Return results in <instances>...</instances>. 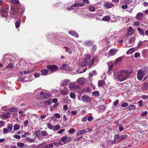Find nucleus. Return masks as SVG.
I'll return each instance as SVG.
<instances>
[{"mask_svg": "<svg viewBox=\"0 0 148 148\" xmlns=\"http://www.w3.org/2000/svg\"><path fill=\"white\" fill-rule=\"evenodd\" d=\"M92 130L89 129H84L79 131L77 134L76 135L77 136L79 135L83 134L87 132H90L92 131Z\"/></svg>", "mask_w": 148, "mask_h": 148, "instance_id": "obj_6", "label": "nucleus"}, {"mask_svg": "<svg viewBox=\"0 0 148 148\" xmlns=\"http://www.w3.org/2000/svg\"><path fill=\"white\" fill-rule=\"evenodd\" d=\"M87 64V62L86 61H84L82 62V63H81L80 64V65L82 67H84Z\"/></svg>", "mask_w": 148, "mask_h": 148, "instance_id": "obj_46", "label": "nucleus"}, {"mask_svg": "<svg viewBox=\"0 0 148 148\" xmlns=\"http://www.w3.org/2000/svg\"><path fill=\"white\" fill-rule=\"evenodd\" d=\"M7 127L9 129V132H10L12 129L13 125L11 124H9L8 125Z\"/></svg>", "mask_w": 148, "mask_h": 148, "instance_id": "obj_38", "label": "nucleus"}, {"mask_svg": "<svg viewBox=\"0 0 148 148\" xmlns=\"http://www.w3.org/2000/svg\"><path fill=\"white\" fill-rule=\"evenodd\" d=\"M122 57H119L118 58H117L116 59L115 61V63L116 64H118L120 62L121 60H122Z\"/></svg>", "mask_w": 148, "mask_h": 148, "instance_id": "obj_35", "label": "nucleus"}, {"mask_svg": "<svg viewBox=\"0 0 148 148\" xmlns=\"http://www.w3.org/2000/svg\"><path fill=\"white\" fill-rule=\"evenodd\" d=\"M119 130L121 132L123 130L124 128L122 125H119Z\"/></svg>", "mask_w": 148, "mask_h": 148, "instance_id": "obj_61", "label": "nucleus"}, {"mask_svg": "<svg viewBox=\"0 0 148 148\" xmlns=\"http://www.w3.org/2000/svg\"><path fill=\"white\" fill-rule=\"evenodd\" d=\"M110 17L109 16H106L102 18V20L104 21H109Z\"/></svg>", "mask_w": 148, "mask_h": 148, "instance_id": "obj_25", "label": "nucleus"}, {"mask_svg": "<svg viewBox=\"0 0 148 148\" xmlns=\"http://www.w3.org/2000/svg\"><path fill=\"white\" fill-rule=\"evenodd\" d=\"M55 117L58 119H59L60 118V114L58 113H56L55 114Z\"/></svg>", "mask_w": 148, "mask_h": 148, "instance_id": "obj_58", "label": "nucleus"}, {"mask_svg": "<svg viewBox=\"0 0 148 148\" xmlns=\"http://www.w3.org/2000/svg\"><path fill=\"white\" fill-rule=\"evenodd\" d=\"M85 79L84 77L79 78L77 80V83L80 85H83L84 84Z\"/></svg>", "mask_w": 148, "mask_h": 148, "instance_id": "obj_8", "label": "nucleus"}, {"mask_svg": "<svg viewBox=\"0 0 148 148\" xmlns=\"http://www.w3.org/2000/svg\"><path fill=\"white\" fill-rule=\"evenodd\" d=\"M9 10V7H7L6 8H4L3 10H2V12L1 14L2 16L4 15V16H6L8 14V12Z\"/></svg>", "mask_w": 148, "mask_h": 148, "instance_id": "obj_12", "label": "nucleus"}, {"mask_svg": "<svg viewBox=\"0 0 148 148\" xmlns=\"http://www.w3.org/2000/svg\"><path fill=\"white\" fill-rule=\"evenodd\" d=\"M128 104L127 103H123L121 104V106L122 107H125L128 106Z\"/></svg>", "mask_w": 148, "mask_h": 148, "instance_id": "obj_56", "label": "nucleus"}, {"mask_svg": "<svg viewBox=\"0 0 148 148\" xmlns=\"http://www.w3.org/2000/svg\"><path fill=\"white\" fill-rule=\"evenodd\" d=\"M105 82L104 80H101L98 81V86L99 87L103 86L105 85Z\"/></svg>", "mask_w": 148, "mask_h": 148, "instance_id": "obj_17", "label": "nucleus"}, {"mask_svg": "<svg viewBox=\"0 0 148 148\" xmlns=\"http://www.w3.org/2000/svg\"><path fill=\"white\" fill-rule=\"evenodd\" d=\"M81 99L82 101L85 102H88L91 100V98L89 96L87 95H84L82 97Z\"/></svg>", "mask_w": 148, "mask_h": 148, "instance_id": "obj_7", "label": "nucleus"}, {"mask_svg": "<svg viewBox=\"0 0 148 148\" xmlns=\"http://www.w3.org/2000/svg\"><path fill=\"white\" fill-rule=\"evenodd\" d=\"M135 108L136 106L134 105H131L127 107L126 108V109L127 110H130L134 109Z\"/></svg>", "mask_w": 148, "mask_h": 148, "instance_id": "obj_22", "label": "nucleus"}, {"mask_svg": "<svg viewBox=\"0 0 148 148\" xmlns=\"http://www.w3.org/2000/svg\"><path fill=\"white\" fill-rule=\"evenodd\" d=\"M84 5V3H76L73 4L71 7H76L78 6H83Z\"/></svg>", "mask_w": 148, "mask_h": 148, "instance_id": "obj_27", "label": "nucleus"}, {"mask_svg": "<svg viewBox=\"0 0 148 148\" xmlns=\"http://www.w3.org/2000/svg\"><path fill=\"white\" fill-rule=\"evenodd\" d=\"M147 114V112L145 111L143 112L141 114V115L143 116H146Z\"/></svg>", "mask_w": 148, "mask_h": 148, "instance_id": "obj_64", "label": "nucleus"}, {"mask_svg": "<svg viewBox=\"0 0 148 148\" xmlns=\"http://www.w3.org/2000/svg\"><path fill=\"white\" fill-rule=\"evenodd\" d=\"M61 127L59 125H57L56 126H53L52 130L54 131H58L60 129Z\"/></svg>", "mask_w": 148, "mask_h": 148, "instance_id": "obj_21", "label": "nucleus"}, {"mask_svg": "<svg viewBox=\"0 0 148 148\" xmlns=\"http://www.w3.org/2000/svg\"><path fill=\"white\" fill-rule=\"evenodd\" d=\"M33 72L32 71H24L23 73L24 74H28L32 73Z\"/></svg>", "mask_w": 148, "mask_h": 148, "instance_id": "obj_55", "label": "nucleus"}, {"mask_svg": "<svg viewBox=\"0 0 148 148\" xmlns=\"http://www.w3.org/2000/svg\"><path fill=\"white\" fill-rule=\"evenodd\" d=\"M140 88L143 90L148 89V84L147 83H145Z\"/></svg>", "mask_w": 148, "mask_h": 148, "instance_id": "obj_16", "label": "nucleus"}, {"mask_svg": "<svg viewBox=\"0 0 148 148\" xmlns=\"http://www.w3.org/2000/svg\"><path fill=\"white\" fill-rule=\"evenodd\" d=\"M145 71L142 70H138L137 72V77L140 81L142 80L145 75Z\"/></svg>", "mask_w": 148, "mask_h": 148, "instance_id": "obj_2", "label": "nucleus"}, {"mask_svg": "<svg viewBox=\"0 0 148 148\" xmlns=\"http://www.w3.org/2000/svg\"><path fill=\"white\" fill-rule=\"evenodd\" d=\"M20 128V125L18 124H15L14 127V130L17 131Z\"/></svg>", "mask_w": 148, "mask_h": 148, "instance_id": "obj_32", "label": "nucleus"}, {"mask_svg": "<svg viewBox=\"0 0 148 148\" xmlns=\"http://www.w3.org/2000/svg\"><path fill=\"white\" fill-rule=\"evenodd\" d=\"M17 145L19 147H23L24 146V144L20 142L17 143Z\"/></svg>", "mask_w": 148, "mask_h": 148, "instance_id": "obj_42", "label": "nucleus"}, {"mask_svg": "<svg viewBox=\"0 0 148 148\" xmlns=\"http://www.w3.org/2000/svg\"><path fill=\"white\" fill-rule=\"evenodd\" d=\"M29 123V122L27 120H26L24 123V126L25 127H26L27 126L28 124Z\"/></svg>", "mask_w": 148, "mask_h": 148, "instance_id": "obj_63", "label": "nucleus"}, {"mask_svg": "<svg viewBox=\"0 0 148 148\" xmlns=\"http://www.w3.org/2000/svg\"><path fill=\"white\" fill-rule=\"evenodd\" d=\"M117 51V50L114 49H112L109 51V55L110 56H112L115 55Z\"/></svg>", "mask_w": 148, "mask_h": 148, "instance_id": "obj_11", "label": "nucleus"}, {"mask_svg": "<svg viewBox=\"0 0 148 148\" xmlns=\"http://www.w3.org/2000/svg\"><path fill=\"white\" fill-rule=\"evenodd\" d=\"M27 140H28L29 141L31 142H34L35 141V140L34 139H32L30 138H29L28 137H27L26 138Z\"/></svg>", "mask_w": 148, "mask_h": 148, "instance_id": "obj_49", "label": "nucleus"}, {"mask_svg": "<svg viewBox=\"0 0 148 148\" xmlns=\"http://www.w3.org/2000/svg\"><path fill=\"white\" fill-rule=\"evenodd\" d=\"M62 94L63 95H66L68 93V91L66 90H62L61 91Z\"/></svg>", "mask_w": 148, "mask_h": 148, "instance_id": "obj_52", "label": "nucleus"}, {"mask_svg": "<svg viewBox=\"0 0 148 148\" xmlns=\"http://www.w3.org/2000/svg\"><path fill=\"white\" fill-rule=\"evenodd\" d=\"M42 136H47L48 135V133L46 131H41Z\"/></svg>", "mask_w": 148, "mask_h": 148, "instance_id": "obj_43", "label": "nucleus"}, {"mask_svg": "<svg viewBox=\"0 0 148 148\" xmlns=\"http://www.w3.org/2000/svg\"><path fill=\"white\" fill-rule=\"evenodd\" d=\"M8 111L11 112H16L17 110L16 108L12 107L9 109Z\"/></svg>", "mask_w": 148, "mask_h": 148, "instance_id": "obj_36", "label": "nucleus"}, {"mask_svg": "<svg viewBox=\"0 0 148 148\" xmlns=\"http://www.w3.org/2000/svg\"><path fill=\"white\" fill-rule=\"evenodd\" d=\"M21 21V19H20L18 21H16L15 22V26L16 28H18L19 27Z\"/></svg>", "mask_w": 148, "mask_h": 148, "instance_id": "obj_26", "label": "nucleus"}, {"mask_svg": "<svg viewBox=\"0 0 148 148\" xmlns=\"http://www.w3.org/2000/svg\"><path fill=\"white\" fill-rule=\"evenodd\" d=\"M99 95V92L97 91H96L92 92V95L94 96H97Z\"/></svg>", "mask_w": 148, "mask_h": 148, "instance_id": "obj_34", "label": "nucleus"}, {"mask_svg": "<svg viewBox=\"0 0 148 148\" xmlns=\"http://www.w3.org/2000/svg\"><path fill=\"white\" fill-rule=\"evenodd\" d=\"M89 10L91 12H93L95 10V8L94 7L90 6L89 7Z\"/></svg>", "mask_w": 148, "mask_h": 148, "instance_id": "obj_45", "label": "nucleus"}, {"mask_svg": "<svg viewBox=\"0 0 148 148\" xmlns=\"http://www.w3.org/2000/svg\"><path fill=\"white\" fill-rule=\"evenodd\" d=\"M92 42L90 41L86 42H84L85 45L87 46H90L92 45Z\"/></svg>", "mask_w": 148, "mask_h": 148, "instance_id": "obj_33", "label": "nucleus"}, {"mask_svg": "<svg viewBox=\"0 0 148 148\" xmlns=\"http://www.w3.org/2000/svg\"><path fill=\"white\" fill-rule=\"evenodd\" d=\"M53 147V143H51L48 145H45L42 148H52Z\"/></svg>", "mask_w": 148, "mask_h": 148, "instance_id": "obj_31", "label": "nucleus"}, {"mask_svg": "<svg viewBox=\"0 0 148 148\" xmlns=\"http://www.w3.org/2000/svg\"><path fill=\"white\" fill-rule=\"evenodd\" d=\"M48 71L46 69H43L41 71V73L42 75H46L48 73Z\"/></svg>", "mask_w": 148, "mask_h": 148, "instance_id": "obj_29", "label": "nucleus"}, {"mask_svg": "<svg viewBox=\"0 0 148 148\" xmlns=\"http://www.w3.org/2000/svg\"><path fill=\"white\" fill-rule=\"evenodd\" d=\"M135 41V38L133 37H132L129 38L128 44L130 45L129 46V47H131L134 44Z\"/></svg>", "mask_w": 148, "mask_h": 148, "instance_id": "obj_14", "label": "nucleus"}, {"mask_svg": "<svg viewBox=\"0 0 148 148\" xmlns=\"http://www.w3.org/2000/svg\"><path fill=\"white\" fill-rule=\"evenodd\" d=\"M133 24L134 26H138L140 25V23L138 21L134 22Z\"/></svg>", "mask_w": 148, "mask_h": 148, "instance_id": "obj_50", "label": "nucleus"}, {"mask_svg": "<svg viewBox=\"0 0 148 148\" xmlns=\"http://www.w3.org/2000/svg\"><path fill=\"white\" fill-rule=\"evenodd\" d=\"M11 1L12 3L14 4H17L19 3L18 0H12Z\"/></svg>", "mask_w": 148, "mask_h": 148, "instance_id": "obj_47", "label": "nucleus"}, {"mask_svg": "<svg viewBox=\"0 0 148 148\" xmlns=\"http://www.w3.org/2000/svg\"><path fill=\"white\" fill-rule=\"evenodd\" d=\"M130 75V73L128 71L121 70L114 74V77L115 79L122 82L127 79Z\"/></svg>", "mask_w": 148, "mask_h": 148, "instance_id": "obj_1", "label": "nucleus"}, {"mask_svg": "<svg viewBox=\"0 0 148 148\" xmlns=\"http://www.w3.org/2000/svg\"><path fill=\"white\" fill-rule=\"evenodd\" d=\"M69 87L70 90H76L80 88L79 86L73 82L70 83L69 85Z\"/></svg>", "mask_w": 148, "mask_h": 148, "instance_id": "obj_3", "label": "nucleus"}, {"mask_svg": "<svg viewBox=\"0 0 148 148\" xmlns=\"http://www.w3.org/2000/svg\"><path fill=\"white\" fill-rule=\"evenodd\" d=\"M70 97L73 99H75V95L73 92H71L70 94Z\"/></svg>", "mask_w": 148, "mask_h": 148, "instance_id": "obj_44", "label": "nucleus"}, {"mask_svg": "<svg viewBox=\"0 0 148 148\" xmlns=\"http://www.w3.org/2000/svg\"><path fill=\"white\" fill-rule=\"evenodd\" d=\"M143 14L142 12L138 13L136 16V18L138 20H140L143 18Z\"/></svg>", "mask_w": 148, "mask_h": 148, "instance_id": "obj_18", "label": "nucleus"}, {"mask_svg": "<svg viewBox=\"0 0 148 148\" xmlns=\"http://www.w3.org/2000/svg\"><path fill=\"white\" fill-rule=\"evenodd\" d=\"M140 55V54L139 53L136 52L134 54V56L135 58H137L139 57Z\"/></svg>", "mask_w": 148, "mask_h": 148, "instance_id": "obj_59", "label": "nucleus"}, {"mask_svg": "<svg viewBox=\"0 0 148 148\" xmlns=\"http://www.w3.org/2000/svg\"><path fill=\"white\" fill-rule=\"evenodd\" d=\"M1 117L2 119H7L8 117V116L3 114L1 116Z\"/></svg>", "mask_w": 148, "mask_h": 148, "instance_id": "obj_41", "label": "nucleus"}, {"mask_svg": "<svg viewBox=\"0 0 148 148\" xmlns=\"http://www.w3.org/2000/svg\"><path fill=\"white\" fill-rule=\"evenodd\" d=\"M69 82V81L68 79H65L62 80L60 82V85L61 86H66Z\"/></svg>", "mask_w": 148, "mask_h": 148, "instance_id": "obj_10", "label": "nucleus"}, {"mask_svg": "<svg viewBox=\"0 0 148 148\" xmlns=\"http://www.w3.org/2000/svg\"><path fill=\"white\" fill-rule=\"evenodd\" d=\"M69 33L70 34H71L73 36H75L76 37H79V35L75 31H69Z\"/></svg>", "mask_w": 148, "mask_h": 148, "instance_id": "obj_20", "label": "nucleus"}, {"mask_svg": "<svg viewBox=\"0 0 148 148\" xmlns=\"http://www.w3.org/2000/svg\"><path fill=\"white\" fill-rule=\"evenodd\" d=\"M66 51L68 52L69 53H71V50L70 48H68L67 47H65Z\"/></svg>", "mask_w": 148, "mask_h": 148, "instance_id": "obj_54", "label": "nucleus"}, {"mask_svg": "<svg viewBox=\"0 0 148 148\" xmlns=\"http://www.w3.org/2000/svg\"><path fill=\"white\" fill-rule=\"evenodd\" d=\"M91 90V89L90 88L87 87L83 90V92H88Z\"/></svg>", "mask_w": 148, "mask_h": 148, "instance_id": "obj_53", "label": "nucleus"}, {"mask_svg": "<svg viewBox=\"0 0 148 148\" xmlns=\"http://www.w3.org/2000/svg\"><path fill=\"white\" fill-rule=\"evenodd\" d=\"M127 32L131 34L132 35L134 32V30L133 29L132 27L131 26L128 27L127 28Z\"/></svg>", "mask_w": 148, "mask_h": 148, "instance_id": "obj_19", "label": "nucleus"}, {"mask_svg": "<svg viewBox=\"0 0 148 148\" xmlns=\"http://www.w3.org/2000/svg\"><path fill=\"white\" fill-rule=\"evenodd\" d=\"M104 6L106 8H109L113 7L114 5L112 3L107 2L104 4Z\"/></svg>", "mask_w": 148, "mask_h": 148, "instance_id": "obj_15", "label": "nucleus"}, {"mask_svg": "<svg viewBox=\"0 0 148 148\" xmlns=\"http://www.w3.org/2000/svg\"><path fill=\"white\" fill-rule=\"evenodd\" d=\"M135 50V48H132L129 49L127 52L126 53L128 54H130L134 52Z\"/></svg>", "mask_w": 148, "mask_h": 148, "instance_id": "obj_23", "label": "nucleus"}, {"mask_svg": "<svg viewBox=\"0 0 148 148\" xmlns=\"http://www.w3.org/2000/svg\"><path fill=\"white\" fill-rule=\"evenodd\" d=\"M69 133L70 134H72L74 133L75 132V129H70L69 130Z\"/></svg>", "mask_w": 148, "mask_h": 148, "instance_id": "obj_51", "label": "nucleus"}, {"mask_svg": "<svg viewBox=\"0 0 148 148\" xmlns=\"http://www.w3.org/2000/svg\"><path fill=\"white\" fill-rule=\"evenodd\" d=\"M47 126L48 128L50 130H52L53 128V126L50 123H48L47 124Z\"/></svg>", "mask_w": 148, "mask_h": 148, "instance_id": "obj_48", "label": "nucleus"}, {"mask_svg": "<svg viewBox=\"0 0 148 148\" xmlns=\"http://www.w3.org/2000/svg\"><path fill=\"white\" fill-rule=\"evenodd\" d=\"M47 67L52 72L57 71L58 69V66L55 65H49L47 66Z\"/></svg>", "mask_w": 148, "mask_h": 148, "instance_id": "obj_5", "label": "nucleus"}, {"mask_svg": "<svg viewBox=\"0 0 148 148\" xmlns=\"http://www.w3.org/2000/svg\"><path fill=\"white\" fill-rule=\"evenodd\" d=\"M120 136V138L121 139V141L127 139L128 137V136L126 135H121Z\"/></svg>", "mask_w": 148, "mask_h": 148, "instance_id": "obj_28", "label": "nucleus"}, {"mask_svg": "<svg viewBox=\"0 0 148 148\" xmlns=\"http://www.w3.org/2000/svg\"><path fill=\"white\" fill-rule=\"evenodd\" d=\"M44 104L45 105L51 104V100L49 99L45 101L44 102Z\"/></svg>", "mask_w": 148, "mask_h": 148, "instance_id": "obj_39", "label": "nucleus"}, {"mask_svg": "<svg viewBox=\"0 0 148 148\" xmlns=\"http://www.w3.org/2000/svg\"><path fill=\"white\" fill-rule=\"evenodd\" d=\"M137 30L138 32V33L141 35H143L144 33V31L142 28H138Z\"/></svg>", "mask_w": 148, "mask_h": 148, "instance_id": "obj_24", "label": "nucleus"}, {"mask_svg": "<svg viewBox=\"0 0 148 148\" xmlns=\"http://www.w3.org/2000/svg\"><path fill=\"white\" fill-rule=\"evenodd\" d=\"M36 134L38 137H42V133L41 131H37L36 132Z\"/></svg>", "mask_w": 148, "mask_h": 148, "instance_id": "obj_30", "label": "nucleus"}, {"mask_svg": "<svg viewBox=\"0 0 148 148\" xmlns=\"http://www.w3.org/2000/svg\"><path fill=\"white\" fill-rule=\"evenodd\" d=\"M95 59L94 58H93L92 59L91 62H90L88 66L89 67H91L94 64L95 62Z\"/></svg>", "mask_w": 148, "mask_h": 148, "instance_id": "obj_37", "label": "nucleus"}, {"mask_svg": "<svg viewBox=\"0 0 148 148\" xmlns=\"http://www.w3.org/2000/svg\"><path fill=\"white\" fill-rule=\"evenodd\" d=\"M40 97L42 99H47L49 97L48 94L46 93H43L42 92H40Z\"/></svg>", "mask_w": 148, "mask_h": 148, "instance_id": "obj_13", "label": "nucleus"}, {"mask_svg": "<svg viewBox=\"0 0 148 148\" xmlns=\"http://www.w3.org/2000/svg\"><path fill=\"white\" fill-rule=\"evenodd\" d=\"M3 132L4 133L6 134L9 132V130L6 128H5L3 129Z\"/></svg>", "mask_w": 148, "mask_h": 148, "instance_id": "obj_62", "label": "nucleus"}, {"mask_svg": "<svg viewBox=\"0 0 148 148\" xmlns=\"http://www.w3.org/2000/svg\"><path fill=\"white\" fill-rule=\"evenodd\" d=\"M72 140V137L71 136H64L62 137L61 138V140L64 144L70 142Z\"/></svg>", "mask_w": 148, "mask_h": 148, "instance_id": "obj_4", "label": "nucleus"}, {"mask_svg": "<svg viewBox=\"0 0 148 148\" xmlns=\"http://www.w3.org/2000/svg\"><path fill=\"white\" fill-rule=\"evenodd\" d=\"M120 136L118 134H116L114 136V140L113 141V143H116L121 141L120 138Z\"/></svg>", "mask_w": 148, "mask_h": 148, "instance_id": "obj_9", "label": "nucleus"}, {"mask_svg": "<svg viewBox=\"0 0 148 148\" xmlns=\"http://www.w3.org/2000/svg\"><path fill=\"white\" fill-rule=\"evenodd\" d=\"M119 103V100L117 99L115 101H114V103L113 105L114 106H116L117 104H118Z\"/></svg>", "mask_w": 148, "mask_h": 148, "instance_id": "obj_60", "label": "nucleus"}, {"mask_svg": "<svg viewBox=\"0 0 148 148\" xmlns=\"http://www.w3.org/2000/svg\"><path fill=\"white\" fill-rule=\"evenodd\" d=\"M83 138V136H80V137H78V138H76V139H75L74 140V141H78L82 139Z\"/></svg>", "mask_w": 148, "mask_h": 148, "instance_id": "obj_57", "label": "nucleus"}, {"mask_svg": "<svg viewBox=\"0 0 148 148\" xmlns=\"http://www.w3.org/2000/svg\"><path fill=\"white\" fill-rule=\"evenodd\" d=\"M14 67V65L12 63L8 64L6 68L7 69H12Z\"/></svg>", "mask_w": 148, "mask_h": 148, "instance_id": "obj_40", "label": "nucleus"}]
</instances>
